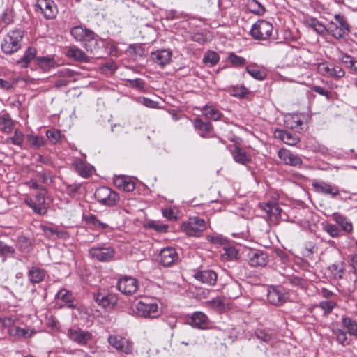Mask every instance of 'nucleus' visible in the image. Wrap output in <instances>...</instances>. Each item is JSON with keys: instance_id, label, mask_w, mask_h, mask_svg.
Masks as SVG:
<instances>
[{"instance_id": "f3484780", "label": "nucleus", "mask_w": 357, "mask_h": 357, "mask_svg": "<svg viewBox=\"0 0 357 357\" xmlns=\"http://www.w3.org/2000/svg\"><path fill=\"white\" fill-rule=\"evenodd\" d=\"M40 228L43 231V235L48 239H67L69 238V234L66 231L59 229L56 227H50L47 225H43L40 226Z\"/></svg>"}, {"instance_id": "680f3d73", "label": "nucleus", "mask_w": 357, "mask_h": 357, "mask_svg": "<svg viewBox=\"0 0 357 357\" xmlns=\"http://www.w3.org/2000/svg\"><path fill=\"white\" fill-rule=\"evenodd\" d=\"M311 90L321 96H325L327 99H329L332 94L331 91L320 86L314 85L312 86Z\"/></svg>"}, {"instance_id": "a878e982", "label": "nucleus", "mask_w": 357, "mask_h": 357, "mask_svg": "<svg viewBox=\"0 0 357 357\" xmlns=\"http://www.w3.org/2000/svg\"><path fill=\"white\" fill-rule=\"evenodd\" d=\"M188 321L192 326L199 329L206 328L208 322L207 316L201 312H194Z\"/></svg>"}, {"instance_id": "de8ad7c7", "label": "nucleus", "mask_w": 357, "mask_h": 357, "mask_svg": "<svg viewBox=\"0 0 357 357\" xmlns=\"http://www.w3.org/2000/svg\"><path fill=\"white\" fill-rule=\"evenodd\" d=\"M302 121L297 115L289 116L285 119L287 126L291 129L296 128L302 124Z\"/></svg>"}, {"instance_id": "a211bd4d", "label": "nucleus", "mask_w": 357, "mask_h": 357, "mask_svg": "<svg viewBox=\"0 0 357 357\" xmlns=\"http://www.w3.org/2000/svg\"><path fill=\"white\" fill-rule=\"evenodd\" d=\"M70 34L73 38L78 42H86L95 36V33L93 31L82 26H75L73 27L70 30Z\"/></svg>"}, {"instance_id": "79ce46f5", "label": "nucleus", "mask_w": 357, "mask_h": 357, "mask_svg": "<svg viewBox=\"0 0 357 357\" xmlns=\"http://www.w3.org/2000/svg\"><path fill=\"white\" fill-rule=\"evenodd\" d=\"M84 220L87 224L92 225L95 227L105 229L108 227V225L100 222L95 215L90 214L84 217Z\"/></svg>"}, {"instance_id": "dca6fc26", "label": "nucleus", "mask_w": 357, "mask_h": 357, "mask_svg": "<svg viewBox=\"0 0 357 357\" xmlns=\"http://www.w3.org/2000/svg\"><path fill=\"white\" fill-rule=\"evenodd\" d=\"M75 73L67 68H64L58 71L56 76L57 79L55 82L54 86L57 89L66 86L69 82L75 81L74 78Z\"/></svg>"}, {"instance_id": "7c9ffc66", "label": "nucleus", "mask_w": 357, "mask_h": 357, "mask_svg": "<svg viewBox=\"0 0 357 357\" xmlns=\"http://www.w3.org/2000/svg\"><path fill=\"white\" fill-rule=\"evenodd\" d=\"M323 70L328 75L337 79L343 77L345 75L342 67L333 64L324 66Z\"/></svg>"}, {"instance_id": "c85d7f7f", "label": "nucleus", "mask_w": 357, "mask_h": 357, "mask_svg": "<svg viewBox=\"0 0 357 357\" xmlns=\"http://www.w3.org/2000/svg\"><path fill=\"white\" fill-rule=\"evenodd\" d=\"M333 220L341 226L342 229L347 233H351L353 230V225L351 221L348 220L347 217L338 213L333 214Z\"/></svg>"}, {"instance_id": "e2e57ef3", "label": "nucleus", "mask_w": 357, "mask_h": 357, "mask_svg": "<svg viewBox=\"0 0 357 357\" xmlns=\"http://www.w3.org/2000/svg\"><path fill=\"white\" fill-rule=\"evenodd\" d=\"M36 176L38 177L44 184H48L52 182L50 171L38 172Z\"/></svg>"}, {"instance_id": "338daca9", "label": "nucleus", "mask_w": 357, "mask_h": 357, "mask_svg": "<svg viewBox=\"0 0 357 357\" xmlns=\"http://www.w3.org/2000/svg\"><path fill=\"white\" fill-rule=\"evenodd\" d=\"M130 85L139 90H143L144 87V82L142 79L137 78L135 79H128Z\"/></svg>"}, {"instance_id": "5701e85b", "label": "nucleus", "mask_w": 357, "mask_h": 357, "mask_svg": "<svg viewBox=\"0 0 357 357\" xmlns=\"http://www.w3.org/2000/svg\"><path fill=\"white\" fill-rule=\"evenodd\" d=\"M55 298L59 301H62L60 307H67L68 308H75L76 305L74 303V298L68 290L62 289L56 294Z\"/></svg>"}, {"instance_id": "393cba45", "label": "nucleus", "mask_w": 357, "mask_h": 357, "mask_svg": "<svg viewBox=\"0 0 357 357\" xmlns=\"http://www.w3.org/2000/svg\"><path fill=\"white\" fill-rule=\"evenodd\" d=\"M151 57L155 63L163 66L170 61L172 52L168 50H158L151 52Z\"/></svg>"}, {"instance_id": "ddd939ff", "label": "nucleus", "mask_w": 357, "mask_h": 357, "mask_svg": "<svg viewBox=\"0 0 357 357\" xmlns=\"http://www.w3.org/2000/svg\"><path fill=\"white\" fill-rule=\"evenodd\" d=\"M312 186L316 192L328 195L333 198L340 195V191L337 186L332 185L323 181L314 180Z\"/></svg>"}, {"instance_id": "f257e3e1", "label": "nucleus", "mask_w": 357, "mask_h": 357, "mask_svg": "<svg viewBox=\"0 0 357 357\" xmlns=\"http://www.w3.org/2000/svg\"><path fill=\"white\" fill-rule=\"evenodd\" d=\"M159 303L156 298H144L135 305V312L143 318L156 319L162 314Z\"/></svg>"}, {"instance_id": "b1692460", "label": "nucleus", "mask_w": 357, "mask_h": 357, "mask_svg": "<svg viewBox=\"0 0 357 357\" xmlns=\"http://www.w3.org/2000/svg\"><path fill=\"white\" fill-rule=\"evenodd\" d=\"M114 184L118 188L126 192H132L135 189V183L129 177L118 176L114 178Z\"/></svg>"}, {"instance_id": "0eeeda50", "label": "nucleus", "mask_w": 357, "mask_h": 357, "mask_svg": "<svg viewBox=\"0 0 357 357\" xmlns=\"http://www.w3.org/2000/svg\"><path fill=\"white\" fill-rule=\"evenodd\" d=\"M267 300L273 305H281L287 300L284 289L281 286H271L267 290Z\"/></svg>"}, {"instance_id": "ea45409f", "label": "nucleus", "mask_w": 357, "mask_h": 357, "mask_svg": "<svg viewBox=\"0 0 357 357\" xmlns=\"http://www.w3.org/2000/svg\"><path fill=\"white\" fill-rule=\"evenodd\" d=\"M326 33H330L336 39L342 38L346 35L338 26L337 24L331 22L326 26Z\"/></svg>"}, {"instance_id": "4468645a", "label": "nucleus", "mask_w": 357, "mask_h": 357, "mask_svg": "<svg viewBox=\"0 0 357 357\" xmlns=\"http://www.w3.org/2000/svg\"><path fill=\"white\" fill-rule=\"evenodd\" d=\"M117 287L123 294L130 295L137 290L138 282L132 277L126 276L118 281Z\"/></svg>"}, {"instance_id": "6ab92c4d", "label": "nucleus", "mask_w": 357, "mask_h": 357, "mask_svg": "<svg viewBox=\"0 0 357 357\" xmlns=\"http://www.w3.org/2000/svg\"><path fill=\"white\" fill-rule=\"evenodd\" d=\"M37 6L46 19H52L56 14V6L52 0H38Z\"/></svg>"}, {"instance_id": "423d86ee", "label": "nucleus", "mask_w": 357, "mask_h": 357, "mask_svg": "<svg viewBox=\"0 0 357 357\" xmlns=\"http://www.w3.org/2000/svg\"><path fill=\"white\" fill-rule=\"evenodd\" d=\"M47 192V189H45V192L40 191L36 195L34 199H25L24 203L32 208L35 213L43 215L47 213V208L45 206Z\"/></svg>"}, {"instance_id": "4d7b16f0", "label": "nucleus", "mask_w": 357, "mask_h": 357, "mask_svg": "<svg viewBox=\"0 0 357 357\" xmlns=\"http://www.w3.org/2000/svg\"><path fill=\"white\" fill-rule=\"evenodd\" d=\"M15 253V249L0 241V255L5 257H11Z\"/></svg>"}, {"instance_id": "72a5a7b5", "label": "nucleus", "mask_w": 357, "mask_h": 357, "mask_svg": "<svg viewBox=\"0 0 357 357\" xmlns=\"http://www.w3.org/2000/svg\"><path fill=\"white\" fill-rule=\"evenodd\" d=\"M14 121L9 114H4L0 116V130L4 133H10L13 130Z\"/></svg>"}, {"instance_id": "6e6552de", "label": "nucleus", "mask_w": 357, "mask_h": 357, "mask_svg": "<svg viewBox=\"0 0 357 357\" xmlns=\"http://www.w3.org/2000/svg\"><path fill=\"white\" fill-rule=\"evenodd\" d=\"M248 261L252 267H264L269 261V257L264 250H251L248 254Z\"/></svg>"}, {"instance_id": "603ef678", "label": "nucleus", "mask_w": 357, "mask_h": 357, "mask_svg": "<svg viewBox=\"0 0 357 357\" xmlns=\"http://www.w3.org/2000/svg\"><path fill=\"white\" fill-rule=\"evenodd\" d=\"M333 333L334 335H335L336 340L340 344H341L343 346L348 344L346 332L344 331L342 329H333Z\"/></svg>"}, {"instance_id": "c9c22d12", "label": "nucleus", "mask_w": 357, "mask_h": 357, "mask_svg": "<svg viewBox=\"0 0 357 357\" xmlns=\"http://www.w3.org/2000/svg\"><path fill=\"white\" fill-rule=\"evenodd\" d=\"M36 50L34 47H29L24 54L17 61V63L22 65V67L26 68L30 62L35 58Z\"/></svg>"}, {"instance_id": "5fc2aeb1", "label": "nucleus", "mask_w": 357, "mask_h": 357, "mask_svg": "<svg viewBox=\"0 0 357 357\" xmlns=\"http://www.w3.org/2000/svg\"><path fill=\"white\" fill-rule=\"evenodd\" d=\"M255 335L257 339L264 342H269L272 340V336L264 329H257Z\"/></svg>"}, {"instance_id": "c03bdc74", "label": "nucleus", "mask_w": 357, "mask_h": 357, "mask_svg": "<svg viewBox=\"0 0 357 357\" xmlns=\"http://www.w3.org/2000/svg\"><path fill=\"white\" fill-rule=\"evenodd\" d=\"M246 71L250 76L256 79L264 80L266 78V73L255 66H247Z\"/></svg>"}, {"instance_id": "3c124183", "label": "nucleus", "mask_w": 357, "mask_h": 357, "mask_svg": "<svg viewBox=\"0 0 357 357\" xmlns=\"http://www.w3.org/2000/svg\"><path fill=\"white\" fill-rule=\"evenodd\" d=\"M24 135L20 130L17 129L14 132V135L8 138L7 141H10L12 144L21 146L24 141Z\"/></svg>"}, {"instance_id": "774afa93", "label": "nucleus", "mask_w": 357, "mask_h": 357, "mask_svg": "<svg viewBox=\"0 0 357 357\" xmlns=\"http://www.w3.org/2000/svg\"><path fill=\"white\" fill-rule=\"evenodd\" d=\"M13 15L12 11L10 10H6L1 18V20L6 24H9L13 22Z\"/></svg>"}, {"instance_id": "8fccbe9b", "label": "nucleus", "mask_w": 357, "mask_h": 357, "mask_svg": "<svg viewBox=\"0 0 357 357\" xmlns=\"http://www.w3.org/2000/svg\"><path fill=\"white\" fill-rule=\"evenodd\" d=\"M38 64L45 70H49L54 65V61L50 57H39L38 59Z\"/></svg>"}, {"instance_id": "39448f33", "label": "nucleus", "mask_w": 357, "mask_h": 357, "mask_svg": "<svg viewBox=\"0 0 357 357\" xmlns=\"http://www.w3.org/2000/svg\"><path fill=\"white\" fill-rule=\"evenodd\" d=\"M273 31V25L264 20H258L250 29L251 36L256 40H266L268 38Z\"/></svg>"}, {"instance_id": "09e8293b", "label": "nucleus", "mask_w": 357, "mask_h": 357, "mask_svg": "<svg viewBox=\"0 0 357 357\" xmlns=\"http://www.w3.org/2000/svg\"><path fill=\"white\" fill-rule=\"evenodd\" d=\"M26 137L31 146L36 149H38L44 144L45 139L43 137L28 135Z\"/></svg>"}, {"instance_id": "bf43d9fd", "label": "nucleus", "mask_w": 357, "mask_h": 357, "mask_svg": "<svg viewBox=\"0 0 357 357\" xmlns=\"http://www.w3.org/2000/svg\"><path fill=\"white\" fill-rule=\"evenodd\" d=\"M319 307L324 312L325 314H330L333 308L336 306V303L334 301H321L319 303Z\"/></svg>"}, {"instance_id": "4c0bfd02", "label": "nucleus", "mask_w": 357, "mask_h": 357, "mask_svg": "<svg viewBox=\"0 0 357 357\" xmlns=\"http://www.w3.org/2000/svg\"><path fill=\"white\" fill-rule=\"evenodd\" d=\"M73 166L77 172L83 177H87L91 175V168L82 160H77L73 163Z\"/></svg>"}, {"instance_id": "052dcab7", "label": "nucleus", "mask_w": 357, "mask_h": 357, "mask_svg": "<svg viewBox=\"0 0 357 357\" xmlns=\"http://www.w3.org/2000/svg\"><path fill=\"white\" fill-rule=\"evenodd\" d=\"M324 231H326L331 237H338L340 233L339 228L333 224H327L324 226Z\"/></svg>"}, {"instance_id": "f03ea898", "label": "nucleus", "mask_w": 357, "mask_h": 357, "mask_svg": "<svg viewBox=\"0 0 357 357\" xmlns=\"http://www.w3.org/2000/svg\"><path fill=\"white\" fill-rule=\"evenodd\" d=\"M24 31L22 29L11 30L3 38L1 47L6 54H12L17 52L22 45Z\"/></svg>"}, {"instance_id": "69168bd1", "label": "nucleus", "mask_w": 357, "mask_h": 357, "mask_svg": "<svg viewBox=\"0 0 357 357\" xmlns=\"http://www.w3.org/2000/svg\"><path fill=\"white\" fill-rule=\"evenodd\" d=\"M0 323H1L3 327L8 328L10 330L14 327L15 320L12 317H5L0 319Z\"/></svg>"}, {"instance_id": "2eb2a0df", "label": "nucleus", "mask_w": 357, "mask_h": 357, "mask_svg": "<svg viewBox=\"0 0 357 357\" xmlns=\"http://www.w3.org/2000/svg\"><path fill=\"white\" fill-rule=\"evenodd\" d=\"M278 155L285 165L296 167H301L303 164L302 159L298 155L294 154L287 149H280L278 151Z\"/></svg>"}, {"instance_id": "9b49d317", "label": "nucleus", "mask_w": 357, "mask_h": 357, "mask_svg": "<svg viewBox=\"0 0 357 357\" xmlns=\"http://www.w3.org/2000/svg\"><path fill=\"white\" fill-rule=\"evenodd\" d=\"M178 259V255L175 248L167 247L162 249L158 257L159 263L163 266H171L174 265Z\"/></svg>"}, {"instance_id": "9d476101", "label": "nucleus", "mask_w": 357, "mask_h": 357, "mask_svg": "<svg viewBox=\"0 0 357 357\" xmlns=\"http://www.w3.org/2000/svg\"><path fill=\"white\" fill-rule=\"evenodd\" d=\"M259 208L272 222L277 224L280 220H283L282 210L275 203H262L259 204Z\"/></svg>"}, {"instance_id": "a18cd8bd", "label": "nucleus", "mask_w": 357, "mask_h": 357, "mask_svg": "<svg viewBox=\"0 0 357 357\" xmlns=\"http://www.w3.org/2000/svg\"><path fill=\"white\" fill-rule=\"evenodd\" d=\"M228 60L236 67L243 66L246 63V61L243 57L238 56L234 52H231L229 54Z\"/></svg>"}, {"instance_id": "a19ab883", "label": "nucleus", "mask_w": 357, "mask_h": 357, "mask_svg": "<svg viewBox=\"0 0 357 357\" xmlns=\"http://www.w3.org/2000/svg\"><path fill=\"white\" fill-rule=\"evenodd\" d=\"M8 332L10 335L24 338L29 337L33 333V331H29L26 328H22L18 326H15L13 328H10L8 330Z\"/></svg>"}, {"instance_id": "49530a36", "label": "nucleus", "mask_w": 357, "mask_h": 357, "mask_svg": "<svg viewBox=\"0 0 357 357\" xmlns=\"http://www.w3.org/2000/svg\"><path fill=\"white\" fill-rule=\"evenodd\" d=\"M334 18L337 22L336 24H337L338 26L345 34L349 32V25L344 16L340 14H336L335 15Z\"/></svg>"}, {"instance_id": "c756f323", "label": "nucleus", "mask_w": 357, "mask_h": 357, "mask_svg": "<svg viewBox=\"0 0 357 357\" xmlns=\"http://www.w3.org/2000/svg\"><path fill=\"white\" fill-rule=\"evenodd\" d=\"M28 278L31 283H39L45 278V271L40 268L33 266L28 272Z\"/></svg>"}, {"instance_id": "13d9d810", "label": "nucleus", "mask_w": 357, "mask_h": 357, "mask_svg": "<svg viewBox=\"0 0 357 357\" xmlns=\"http://www.w3.org/2000/svg\"><path fill=\"white\" fill-rule=\"evenodd\" d=\"M148 226L156 231L161 233L167 232L169 227L167 225L159 223L155 221H151L148 222Z\"/></svg>"}, {"instance_id": "864d4df0", "label": "nucleus", "mask_w": 357, "mask_h": 357, "mask_svg": "<svg viewBox=\"0 0 357 357\" xmlns=\"http://www.w3.org/2000/svg\"><path fill=\"white\" fill-rule=\"evenodd\" d=\"M84 48L87 52L93 54H96L98 52V41L94 38V37L89 40H86L84 44Z\"/></svg>"}, {"instance_id": "473e14b6", "label": "nucleus", "mask_w": 357, "mask_h": 357, "mask_svg": "<svg viewBox=\"0 0 357 357\" xmlns=\"http://www.w3.org/2000/svg\"><path fill=\"white\" fill-rule=\"evenodd\" d=\"M278 137L288 145L294 146L299 142L298 136L289 131L278 130Z\"/></svg>"}, {"instance_id": "aec40b11", "label": "nucleus", "mask_w": 357, "mask_h": 357, "mask_svg": "<svg viewBox=\"0 0 357 357\" xmlns=\"http://www.w3.org/2000/svg\"><path fill=\"white\" fill-rule=\"evenodd\" d=\"M68 335L71 340L79 344H86L92 337L91 333L80 328H70L68 330Z\"/></svg>"}, {"instance_id": "f8f14e48", "label": "nucleus", "mask_w": 357, "mask_h": 357, "mask_svg": "<svg viewBox=\"0 0 357 357\" xmlns=\"http://www.w3.org/2000/svg\"><path fill=\"white\" fill-rule=\"evenodd\" d=\"M89 254L100 261H110L115 255V251L112 247H93L89 249Z\"/></svg>"}, {"instance_id": "e433bc0d", "label": "nucleus", "mask_w": 357, "mask_h": 357, "mask_svg": "<svg viewBox=\"0 0 357 357\" xmlns=\"http://www.w3.org/2000/svg\"><path fill=\"white\" fill-rule=\"evenodd\" d=\"M203 114L206 119L218 121L222 116V113L215 107L206 105L202 109Z\"/></svg>"}, {"instance_id": "6e6d98bb", "label": "nucleus", "mask_w": 357, "mask_h": 357, "mask_svg": "<svg viewBox=\"0 0 357 357\" xmlns=\"http://www.w3.org/2000/svg\"><path fill=\"white\" fill-rule=\"evenodd\" d=\"M47 137L54 144H56L61 138V132L56 129L48 130L46 132Z\"/></svg>"}, {"instance_id": "37998d69", "label": "nucleus", "mask_w": 357, "mask_h": 357, "mask_svg": "<svg viewBox=\"0 0 357 357\" xmlns=\"http://www.w3.org/2000/svg\"><path fill=\"white\" fill-rule=\"evenodd\" d=\"M220 56L217 52L214 51L207 52L203 58V61L206 64L213 66L219 62Z\"/></svg>"}, {"instance_id": "58836bf2", "label": "nucleus", "mask_w": 357, "mask_h": 357, "mask_svg": "<svg viewBox=\"0 0 357 357\" xmlns=\"http://www.w3.org/2000/svg\"><path fill=\"white\" fill-rule=\"evenodd\" d=\"M306 24L317 33L324 35L326 33V26L315 18H310L306 20Z\"/></svg>"}, {"instance_id": "0e129e2a", "label": "nucleus", "mask_w": 357, "mask_h": 357, "mask_svg": "<svg viewBox=\"0 0 357 357\" xmlns=\"http://www.w3.org/2000/svg\"><path fill=\"white\" fill-rule=\"evenodd\" d=\"M339 59L342 63L345 65L347 68H349L354 59L347 54L340 52Z\"/></svg>"}, {"instance_id": "4be33fe9", "label": "nucleus", "mask_w": 357, "mask_h": 357, "mask_svg": "<svg viewBox=\"0 0 357 357\" xmlns=\"http://www.w3.org/2000/svg\"><path fill=\"white\" fill-rule=\"evenodd\" d=\"M196 280L201 281L204 284L211 286L214 285L217 281V274L213 270H203L197 271L194 274Z\"/></svg>"}, {"instance_id": "bb28decb", "label": "nucleus", "mask_w": 357, "mask_h": 357, "mask_svg": "<svg viewBox=\"0 0 357 357\" xmlns=\"http://www.w3.org/2000/svg\"><path fill=\"white\" fill-rule=\"evenodd\" d=\"M231 153L235 162L241 165H246L251 160L247 152L238 145L234 146Z\"/></svg>"}, {"instance_id": "cd10ccee", "label": "nucleus", "mask_w": 357, "mask_h": 357, "mask_svg": "<svg viewBox=\"0 0 357 357\" xmlns=\"http://www.w3.org/2000/svg\"><path fill=\"white\" fill-rule=\"evenodd\" d=\"M194 127L200 132V137L202 138L208 137L209 134L213 130V126L210 122H204L199 118H196L193 121Z\"/></svg>"}, {"instance_id": "2f4dec72", "label": "nucleus", "mask_w": 357, "mask_h": 357, "mask_svg": "<svg viewBox=\"0 0 357 357\" xmlns=\"http://www.w3.org/2000/svg\"><path fill=\"white\" fill-rule=\"evenodd\" d=\"M93 298L96 302L103 307L114 305L116 303V298L112 295H105L101 293L94 294Z\"/></svg>"}, {"instance_id": "20e7f679", "label": "nucleus", "mask_w": 357, "mask_h": 357, "mask_svg": "<svg viewBox=\"0 0 357 357\" xmlns=\"http://www.w3.org/2000/svg\"><path fill=\"white\" fill-rule=\"evenodd\" d=\"M183 231L188 236H197L206 228L204 219L197 216L189 218L187 222L182 224Z\"/></svg>"}, {"instance_id": "1a4fd4ad", "label": "nucleus", "mask_w": 357, "mask_h": 357, "mask_svg": "<svg viewBox=\"0 0 357 357\" xmlns=\"http://www.w3.org/2000/svg\"><path fill=\"white\" fill-rule=\"evenodd\" d=\"M108 342L117 351L124 354H130L132 351V343L119 335H110L108 337Z\"/></svg>"}, {"instance_id": "f704fd0d", "label": "nucleus", "mask_w": 357, "mask_h": 357, "mask_svg": "<svg viewBox=\"0 0 357 357\" xmlns=\"http://www.w3.org/2000/svg\"><path fill=\"white\" fill-rule=\"evenodd\" d=\"M342 326L347 330V332L357 338V323L349 317H342Z\"/></svg>"}, {"instance_id": "412c9836", "label": "nucleus", "mask_w": 357, "mask_h": 357, "mask_svg": "<svg viewBox=\"0 0 357 357\" xmlns=\"http://www.w3.org/2000/svg\"><path fill=\"white\" fill-rule=\"evenodd\" d=\"M65 54L67 57L82 63H89L90 58L84 51L76 46L66 47Z\"/></svg>"}, {"instance_id": "7ed1b4c3", "label": "nucleus", "mask_w": 357, "mask_h": 357, "mask_svg": "<svg viewBox=\"0 0 357 357\" xmlns=\"http://www.w3.org/2000/svg\"><path fill=\"white\" fill-rule=\"evenodd\" d=\"M95 197L102 205L115 206L119 200L118 194L111 188L105 186L98 188L95 192Z\"/></svg>"}]
</instances>
